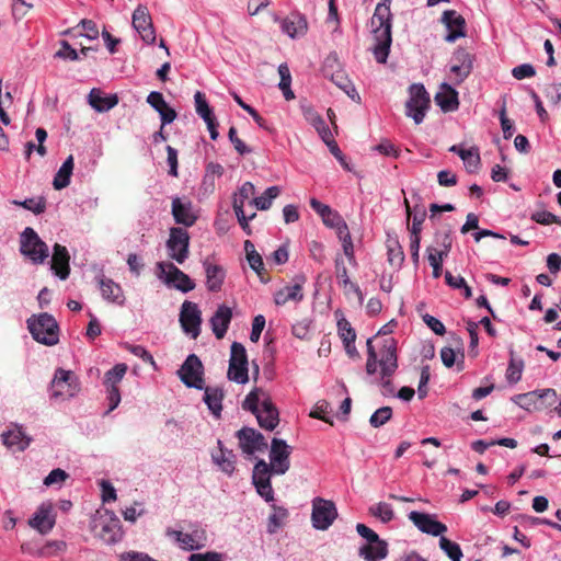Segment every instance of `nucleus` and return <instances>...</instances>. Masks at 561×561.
Masks as SVG:
<instances>
[{
    "mask_svg": "<svg viewBox=\"0 0 561 561\" xmlns=\"http://www.w3.org/2000/svg\"><path fill=\"white\" fill-rule=\"evenodd\" d=\"M367 363L366 371L368 375L377 373L378 365L381 368V385L385 389L383 394L393 393L391 376L398 369L397 341L388 336L382 340V346L379 352L374 346V340H367Z\"/></svg>",
    "mask_w": 561,
    "mask_h": 561,
    "instance_id": "obj_1",
    "label": "nucleus"
},
{
    "mask_svg": "<svg viewBox=\"0 0 561 561\" xmlns=\"http://www.w3.org/2000/svg\"><path fill=\"white\" fill-rule=\"evenodd\" d=\"M391 0H382L376 5L371 16V31L376 44L373 48L378 62H386L392 43V13Z\"/></svg>",
    "mask_w": 561,
    "mask_h": 561,
    "instance_id": "obj_2",
    "label": "nucleus"
},
{
    "mask_svg": "<svg viewBox=\"0 0 561 561\" xmlns=\"http://www.w3.org/2000/svg\"><path fill=\"white\" fill-rule=\"evenodd\" d=\"M242 407L252 412L260 426L267 431H274L279 424V411L272 401L271 396L262 388H254L245 397Z\"/></svg>",
    "mask_w": 561,
    "mask_h": 561,
    "instance_id": "obj_3",
    "label": "nucleus"
},
{
    "mask_svg": "<svg viewBox=\"0 0 561 561\" xmlns=\"http://www.w3.org/2000/svg\"><path fill=\"white\" fill-rule=\"evenodd\" d=\"M27 329L32 337L44 345H56L60 328L58 322L48 312L32 316L26 320Z\"/></svg>",
    "mask_w": 561,
    "mask_h": 561,
    "instance_id": "obj_4",
    "label": "nucleus"
},
{
    "mask_svg": "<svg viewBox=\"0 0 561 561\" xmlns=\"http://www.w3.org/2000/svg\"><path fill=\"white\" fill-rule=\"evenodd\" d=\"M80 391V378L73 370L65 368L55 369V376L50 381V398L57 401H66L78 396Z\"/></svg>",
    "mask_w": 561,
    "mask_h": 561,
    "instance_id": "obj_5",
    "label": "nucleus"
},
{
    "mask_svg": "<svg viewBox=\"0 0 561 561\" xmlns=\"http://www.w3.org/2000/svg\"><path fill=\"white\" fill-rule=\"evenodd\" d=\"M92 531L96 538H100L107 545H114L124 537L122 522L117 515L110 510H105L104 514L92 519Z\"/></svg>",
    "mask_w": 561,
    "mask_h": 561,
    "instance_id": "obj_6",
    "label": "nucleus"
},
{
    "mask_svg": "<svg viewBox=\"0 0 561 561\" xmlns=\"http://www.w3.org/2000/svg\"><path fill=\"white\" fill-rule=\"evenodd\" d=\"M19 250L33 264H43L49 257V247L38 237L32 227H25L20 233Z\"/></svg>",
    "mask_w": 561,
    "mask_h": 561,
    "instance_id": "obj_7",
    "label": "nucleus"
},
{
    "mask_svg": "<svg viewBox=\"0 0 561 561\" xmlns=\"http://www.w3.org/2000/svg\"><path fill=\"white\" fill-rule=\"evenodd\" d=\"M228 377L238 383L249 381V358L245 346L240 342H233L231 345Z\"/></svg>",
    "mask_w": 561,
    "mask_h": 561,
    "instance_id": "obj_8",
    "label": "nucleus"
},
{
    "mask_svg": "<svg viewBox=\"0 0 561 561\" xmlns=\"http://www.w3.org/2000/svg\"><path fill=\"white\" fill-rule=\"evenodd\" d=\"M158 271H160V277L164 278V282L169 286H174L182 293H188L196 287L195 282L190 277L188 274L182 272L172 262H158Z\"/></svg>",
    "mask_w": 561,
    "mask_h": 561,
    "instance_id": "obj_9",
    "label": "nucleus"
},
{
    "mask_svg": "<svg viewBox=\"0 0 561 561\" xmlns=\"http://www.w3.org/2000/svg\"><path fill=\"white\" fill-rule=\"evenodd\" d=\"M190 241L191 236L185 228H171V231H169V238L167 239V251H169V257H172L175 262L182 264L190 255Z\"/></svg>",
    "mask_w": 561,
    "mask_h": 561,
    "instance_id": "obj_10",
    "label": "nucleus"
},
{
    "mask_svg": "<svg viewBox=\"0 0 561 561\" xmlns=\"http://www.w3.org/2000/svg\"><path fill=\"white\" fill-rule=\"evenodd\" d=\"M410 93L411 96L407 102V114L413 117L416 124H420L423 122L426 110L430 107V93L421 83L412 84Z\"/></svg>",
    "mask_w": 561,
    "mask_h": 561,
    "instance_id": "obj_11",
    "label": "nucleus"
},
{
    "mask_svg": "<svg viewBox=\"0 0 561 561\" xmlns=\"http://www.w3.org/2000/svg\"><path fill=\"white\" fill-rule=\"evenodd\" d=\"M127 370L128 366L125 363H118L105 374V380H103V383H105V389H107V402H110L107 413L116 409L122 401V396L119 394V381L124 379Z\"/></svg>",
    "mask_w": 561,
    "mask_h": 561,
    "instance_id": "obj_12",
    "label": "nucleus"
},
{
    "mask_svg": "<svg viewBox=\"0 0 561 561\" xmlns=\"http://www.w3.org/2000/svg\"><path fill=\"white\" fill-rule=\"evenodd\" d=\"M178 374L187 387L204 388V365L196 354H191L184 359V364L180 367Z\"/></svg>",
    "mask_w": 561,
    "mask_h": 561,
    "instance_id": "obj_13",
    "label": "nucleus"
},
{
    "mask_svg": "<svg viewBox=\"0 0 561 561\" xmlns=\"http://www.w3.org/2000/svg\"><path fill=\"white\" fill-rule=\"evenodd\" d=\"M312 507V523L317 529H328L339 515L334 502L330 500L317 497Z\"/></svg>",
    "mask_w": 561,
    "mask_h": 561,
    "instance_id": "obj_14",
    "label": "nucleus"
},
{
    "mask_svg": "<svg viewBox=\"0 0 561 561\" xmlns=\"http://www.w3.org/2000/svg\"><path fill=\"white\" fill-rule=\"evenodd\" d=\"M202 311L196 302L184 300L180 309V325L184 332L197 339L201 334Z\"/></svg>",
    "mask_w": 561,
    "mask_h": 561,
    "instance_id": "obj_15",
    "label": "nucleus"
},
{
    "mask_svg": "<svg viewBox=\"0 0 561 561\" xmlns=\"http://www.w3.org/2000/svg\"><path fill=\"white\" fill-rule=\"evenodd\" d=\"M167 535L174 538L178 545L184 550H198L204 548L207 543L206 530L198 526H194L190 533L169 528Z\"/></svg>",
    "mask_w": 561,
    "mask_h": 561,
    "instance_id": "obj_16",
    "label": "nucleus"
},
{
    "mask_svg": "<svg viewBox=\"0 0 561 561\" xmlns=\"http://www.w3.org/2000/svg\"><path fill=\"white\" fill-rule=\"evenodd\" d=\"M290 446L286 440L280 438H273L271 445V463L270 467L276 474H284L290 468Z\"/></svg>",
    "mask_w": 561,
    "mask_h": 561,
    "instance_id": "obj_17",
    "label": "nucleus"
},
{
    "mask_svg": "<svg viewBox=\"0 0 561 561\" xmlns=\"http://www.w3.org/2000/svg\"><path fill=\"white\" fill-rule=\"evenodd\" d=\"M131 23H134V28L138 32L145 42L154 43L157 35L154 34L152 18L150 16V12L148 11L147 5H137L134 14H131Z\"/></svg>",
    "mask_w": 561,
    "mask_h": 561,
    "instance_id": "obj_18",
    "label": "nucleus"
},
{
    "mask_svg": "<svg viewBox=\"0 0 561 561\" xmlns=\"http://www.w3.org/2000/svg\"><path fill=\"white\" fill-rule=\"evenodd\" d=\"M28 526L41 533L48 534L56 525V515L51 503H42L27 522Z\"/></svg>",
    "mask_w": 561,
    "mask_h": 561,
    "instance_id": "obj_19",
    "label": "nucleus"
},
{
    "mask_svg": "<svg viewBox=\"0 0 561 561\" xmlns=\"http://www.w3.org/2000/svg\"><path fill=\"white\" fill-rule=\"evenodd\" d=\"M237 436L240 440V447L248 455H253L256 450H264L268 446L264 435L253 427L245 426L241 428Z\"/></svg>",
    "mask_w": 561,
    "mask_h": 561,
    "instance_id": "obj_20",
    "label": "nucleus"
},
{
    "mask_svg": "<svg viewBox=\"0 0 561 561\" xmlns=\"http://www.w3.org/2000/svg\"><path fill=\"white\" fill-rule=\"evenodd\" d=\"M409 519L422 531L432 536H442L447 531V526L435 519V517L427 513L412 511L409 514Z\"/></svg>",
    "mask_w": 561,
    "mask_h": 561,
    "instance_id": "obj_21",
    "label": "nucleus"
},
{
    "mask_svg": "<svg viewBox=\"0 0 561 561\" xmlns=\"http://www.w3.org/2000/svg\"><path fill=\"white\" fill-rule=\"evenodd\" d=\"M442 22L448 28L445 36L447 42H455L459 37L466 36V19L456 10H445L442 15Z\"/></svg>",
    "mask_w": 561,
    "mask_h": 561,
    "instance_id": "obj_22",
    "label": "nucleus"
},
{
    "mask_svg": "<svg viewBox=\"0 0 561 561\" xmlns=\"http://www.w3.org/2000/svg\"><path fill=\"white\" fill-rule=\"evenodd\" d=\"M453 60H461V65H451L450 72L455 84L463 82L471 73L473 68V57L465 48H458L453 56Z\"/></svg>",
    "mask_w": 561,
    "mask_h": 561,
    "instance_id": "obj_23",
    "label": "nucleus"
},
{
    "mask_svg": "<svg viewBox=\"0 0 561 561\" xmlns=\"http://www.w3.org/2000/svg\"><path fill=\"white\" fill-rule=\"evenodd\" d=\"M70 259L71 256L69 255L67 247L55 243V247H53V259H50V268H53L55 274L61 279L69 277V273L71 272V267L69 266Z\"/></svg>",
    "mask_w": 561,
    "mask_h": 561,
    "instance_id": "obj_24",
    "label": "nucleus"
},
{
    "mask_svg": "<svg viewBox=\"0 0 561 561\" xmlns=\"http://www.w3.org/2000/svg\"><path fill=\"white\" fill-rule=\"evenodd\" d=\"M306 276L300 275L296 277L294 285H287L284 288L277 290L274 296L276 305L283 306L288 301H301L304 299V284Z\"/></svg>",
    "mask_w": 561,
    "mask_h": 561,
    "instance_id": "obj_25",
    "label": "nucleus"
},
{
    "mask_svg": "<svg viewBox=\"0 0 561 561\" xmlns=\"http://www.w3.org/2000/svg\"><path fill=\"white\" fill-rule=\"evenodd\" d=\"M147 103L160 113L162 125L170 124L176 118V111L172 108L160 91H151L147 95Z\"/></svg>",
    "mask_w": 561,
    "mask_h": 561,
    "instance_id": "obj_26",
    "label": "nucleus"
},
{
    "mask_svg": "<svg viewBox=\"0 0 561 561\" xmlns=\"http://www.w3.org/2000/svg\"><path fill=\"white\" fill-rule=\"evenodd\" d=\"M232 317L233 312L229 306L221 305L218 307L217 311L210 319L211 329L217 339H224L226 336Z\"/></svg>",
    "mask_w": 561,
    "mask_h": 561,
    "instance_id": "obj_27",
    "label": "nucleus"
},
{
    "mask_svg": "<svg viewBox=\"0 0 561 561\" xmlns=\"http://www.w3.org/2000/svg\"><path fill=\"white\" fill-rule=\"evenodd\" d=\"M310 206L321 216L323 224L329 228L335 229L345 220L336 209H333L330 205L322 203L316 197L310 199Z\"/></svg>",
    "mask_w": 561,
    "mask_h": 561,
    "instance_id": "obj_28",
    "label": "nucleus"
},
{
    "mask_svg": "<svg viewBox=\"0 0 561 561\" xmlns=\"http://www.w3.org/2000/svg\"><path fill=\"white\" fill-rule=\"evenodd\" d=\"M458 95V91L454 87L444 82L435 95V101L444 112H453L459 107Z\"/></svg>",
    "mask_w": 561,
    "mask_h": 561,
    "instance_id": "obj_29",
    "label": "nucleus"
},
{
    "mask_svg": "<svg viewBox=\"0 0 561 561\" xmlns=\"http://www.w3.org/2000/svg\"><path fill=\"white\" fill-rule=\"evenodd\" d=\"M204 267L206 272V285L210 291H219L222 288L226 270L219 265L211 263L208 259L204 261Z\"/></svg>",
    "mask_w": 561,
    "mask_h": 561,
    "instance_id": "obj_30",
    "label": "nucleus"
},
{
    "mask_svg": "<svg viewBox=\"0 0 561 561\" xmlns=\"http://www.w3.org/2000/svg\"><path fill=\"white\" fill-rule=\"evenodd\" d=\"M282 28L290 37L301 36L308 31V21L300 13H291L282 21Z\"/></svg>",
    "mask_w": 561,
    "mask_h": 561,
    "instance_id": "obj_31",
    "label": "nucleus"
},
{
    "mask_svg": "<svg viewBox=\"0 0 561 561\" xmlns=\"http://www.w3.org/2000/svg\"><path fill=\"white\" fill-rule=\"evenodd\" d=\"M99 287H101V295H103L105 300L121 306L124 304V290L115 280L108 277H101L99 279Z\"/></svg>",
    "mask_w": 561,
    "mask_h": 561,
    "instance_id": "obj_32",
    "label": "nucleus"
},
{
    "mask_svg": "<svg viewBox=\"0 0 561 561\" xmlns=\"http://www.w3.org/2000/svg\"><path fill=\"white\" fill-rule=\"evenodd\" d=\"M119 102L117 94L102 95L100 89L90 90L88 103L99 112H106L113 108Z\"/></svg>",
    "mask_w": 561,
    "mask_h": 561,
    "instance_id": "obj_33",
    "label": "nucleus"
},
{
    "mask_svg": "<svg viewBox=\"0 0 561 561\" xmlns=\"http://www.w3.org/2000/svg\"><path fill=\"white\" fill-rule=\"evenodd\" d=\"M171 214L178 224L191 227L196 221V216L192 213L190 204L181 202L180 197H175L171 203Z\"/></svg>",
    "mask_w": 561,
    "mask_h": 561,
    "instance_id": "obj_34",
    "label": "nucleus"
},
{
    "mask_svg": "<svg viewBox=\"0 0 561 561\" xmlns=\"http://www.w3.org/2000/svg\"><path fill=\"white\" fill-rule=\"evenodd\" d=\"M359 556L366 561H381L388 556V543L386 540L366 543L360 547Z\"/></svg>",
    "mask_w": 561,
    "mask_h": 561,
    "instance_id": "obj_35",
    "label": "nucleus"
},
{
    "mask_svg": "<svg viewBox=\"0 0 561 561\" xmlns=\"http://www.w3.org/2000/svg\"><path fill=\"white\" fill-rule=\"evenodd\" d=\"M219 448L213 453L214 461L227 473H232L236 469V455L232 450L224 447L222 442L218 440Z\"/></svg>",
    "mask_w": 561,
    "mask_h": 561,
    "instance_id": "obj_36",
    "label": "nucleus"
},
{
    "mask_svg": "<svg viewBox=\"0 0 561 561\" xmlns=\"http://www.w3.org/2000/svg\"><path fill=\"white\" fill-rule=\"evenodd\" d=\"M1 437L3 445L19 451L24 450L30 444V438L24 435L20 427L3 432Z\"/></svg>",
    "mask_w": 561,
    "mask_h": 561,
    "instance_id": "obj_37",
    "label": "nucleus"
},
{
    "mask_svg": "<svg viewBox=\"0 0 561 561\" xmlns=\"http://www.w3.org/2000/svg\"><path fill=\"white\" fill-rule=\"evenodd\" d=\"M404 205L407 208L408 219L412 218V226L410 228L412 234L420 236L422 231V224L426 218V209L424 206L415 205L412 209L408 198H404Z\"/></svg>",
    "mask_w": 561,
    "mask_h": 561,
    "instance_id": "obj_38",
    "label": "nucleus"
},
{
    "mask_svg": "<svg viewBox=\"0 0 561 561\" xmlns=\"http://www.w3.org/2000/svg\"><path fill=\"white\" fill-rule=\"evenodd\" d=\"M73 173V157L70 154L65 162L61 163L57 170L55 179H53V186L55 190H62L71 182V174Z\"/></svg>",
    "mask_w": 561,
    "mask_h": 561,
    "instance_id": "obj_39",
    "label": "nucleus"
},
{
    "mask_svg": "<svg viewBox=\"0 0 561 561\" xmlns=\"http://www.w3.org/2000/svg\"><path fill=\"white\" fill-rule=\"evenodd\" d=\"M335 273L337 278L340 279V284L344 288L345 291H354L359 297H362V290L359 286L352 282L348 275V270L344 263V260L341 256H337L335 260Z\"/></svg>",
    "mask_w": 561,
    "mask_h": 561,
    "instance_id": "obj_40",
    "label": "nucleus"
},
{
    "mask_svg": "<svg viewBox=\"0 0 561 561\" xmlns=\"http://www.w3.org/2000/svg\"><path fill=\"white\" fill-rule=\"evenodd\" d=\"M225 398L224 390L218 387H206L205 389V402L211 412L219 416L222 411V400Z\"/></svg>",
    "mask_w": 561,
    "mask_h": 561,
    "instance_id": "obj_41",
    "label": "nucleus"
},
{
    "mask_svg": "<svg viewBox=\"0 0 561 561\" xmlns=\"http://www.w3.org/2000/svg\"><path fill=\"white\" fill-rule=\"evenodd\" d=\"M525 362L523 358H516L514 351H511V359L506 369V379L510 383H517L523 376Z\"/></svg>",
    "mask_w": 561,
    "mask_h": 561,
    "instance_id": "obj_42",
    "label": "nucleus"
},
{
    "mask_svg": "<svg viewBox=\"0 0 561 561\" xmlns=\"http://www.w3.org/2000/svg\"><path fill=\"white\" fill-rule=\"evenodd\" d=\"M244 249L251 267L262 277L263 271H265L262 255L256 251L251 240L244 242Z\"/></svg>",
    "mask_w": 561,
    "mask_h": 561,
    "instance_id": "obj_43",
    "label": "nucleus"
},
{
    "mask_svg": "<svg viewBox=\"0 0 561 561\" xmlns=\"http://www.w3.org/2000/svg\"><path fill=\"white\" fill-rule=\"evenodd\" d=\"M307 119L316 127L321 138L324 139H331V136L333 135L332 130L328 126L324 118L316 111L308 110L306 112Z\"/></svg>",
    "mask_w": 561,
    "mask_h": 561,
    "instance_id": "obj_44",
    "label": "nucleus"
},
{
    "mask_svg": "<svg viewBox=\"0 0 561 561\" xmlns=\"http://www.w3.org/2000/svg\"><path fill=\"white\" fill-rule=\"evenodd\" d=\"M280 193V188L277 185L270 186L266 191L251 201L257 209H268L272 206L273 199L276 198Z\"/></svg>",
    "mask_w": 561,
    "mask_h": 561,
    "instance_id": "obj_45",
    "label": "nucleus"
},
{
    "mask_svg": "<svg viewBox=\"0 0 561 561\" xmlns=\"http://www.w3.org/2000/svg\"><path fill=\"white\" fill-rule=\"evenodd\" d=\"M271 473L274 472L270 465L264 459L259 460L253 470V482L255 486L260 485L261 483H270Z\"/></svg>",
    "mask_w": 561,
    "mask_h": 561,
    "instance_id": "obj_46",
    "label": "nucleus"
},
{
    "mask_svg": "<svg viewBox=\"0 0 561 561\" xmlns=\"http://www.w3.org/2000/svg\"><path fill=\"white\" fill-rule=\"evenodd\" d=\"M278 72L280 76L279 88L284 92V95L287 100H291L295 98L294 91L290 88L291 84V73L287 64H280L278 67Z\"/></svg>",
    "mask_w": 561,
    "mask_h": 561,
    "instance_id": "obj_47",
    "label": "nucleus"
},
{
    "mask_svg": "<svg viewBox=\"0 0 561 561\" xmlns=\"http://www.w3.org/2000/svg\"><path fill=\"white\" fill-rule=\"evenodd\" d=\"M440 549L448 556L451 561H461L463 552L459 543L442 536L439 539Z\"/></svg>",
    "mask_w": 561,
    "mask_h": 561,
    "instance_id": "obj_48",
    "label": "nucleus"
},
{
    "mask_svg": "<svg viewBox=\"0 0 561 561\" xmlns=\"http://www.w3.org/2000/svg\"><path fill=\"white\" fill-rule=\"evenodd\" d=\"M369 513L379 518L383 523H389L394 518V512L390 504L386 502H379L369 507Z\"/></svg>",
    "mask_w": 561,
    "mask_h": 561,
    "instance_id": "obj_49",
    "label": "nucleus"
},
{
    "mask_svg": "<svg viewBox=\"0 0 561 561\" xmlns=\"http://www.w3.org/2000/svg\"><path fill=\"white\" fill-rule=\"evenodd\" d=\"M195 104L196 112L204 118L205 122L216 118L204 92L197 91L195 93Z\"/></svg>",
    "mask_w": 561,
    "mask_h": 561,
    "instance_id": "obj_50",
    "label": "nucleus"
},
{
    "mask_svg": "<svg viewBox=\"0 0 561 561\" xmlns=\"http://www.w3.org/2000/svg\"><path fill=\"white\" fill-rule=\"evenodd\" d=\"M79 26L83 27V32H79L77 34L79 35H85L88 38H96L100 34V31L98 30V25L94 23L91 19H81V22L76 27H70L66 31H64V34L71 35L75 33L76 28Z\"/></svg>",
    "mask_w": 561,
    "mask_h": 561,
    "instance_id": "obj_51",
    "label": "nucleus"
},
{
    "mask_svg": "<svg viewBox=\"0 0 561 561\" xmlns=\"http://www.w3.org/2000/svg\"><path fill=\"white\" fill-rule=\"evenodd\" d=\"M287 517L288 511L286 508L274 506V513L268 518V533H276L283 526Z\"/></svg>",
    "mask_w": 561,
    "mask_h": 561,
    "instance_id": "obj_52",
    "label": "nucleus"
},
{
    "mask_svg": "<svg viewBox=\"0 0 561 561\" xmlns=\"http://www.w3.org/2000/svg\"><path fill=\"white\" fill-rule=\"evenodd\" d=\"M459 157L463 160L469 172H476L478 170L481 162L478 151L473 152L471 149H461L459 150Z\"/></svg>",
    "mask_w": 561,
    "mask_h": 561,
    "instance_id": "obj_53",
    "label": "nucleus"
},
{
    "mask_svg": "<svg viewBox=\"0 0 561 561\" xmlns=\"http://www.w3.org/2000/svg\"><path fill=\"white\" fill-rule=\"evenodd\" d=\"M392 408L391 407H381L370 416V425L373 427H380L386 424L392 416Z\"/></svg>",
    "mask_w": 561,
    "mask_h": 561,
    "instance_id": "obj_54",
    "label": "nucleus"
},
{
    "mask_svg": "<svg viewBox=\"0 0 561 561\" xmlns=\"http://www.w3.org/2000/svg\"><path fill=\"white\" fill-rule=\"evenodd\" d=\"M125 348L129 353H133L134 355L142 358V360L145 363L150 364L153 367L157 366V363L154 362V357L152 356V354L148 350H146L142 345L125 343Z\"/></svg>",
    "mask_w": 561,
    "mask_h": 561,
    "instance_id": "obj_55",
    "label": "nucleus"
},
{
    "mask_svg": "<svg viewBox=\"0 0 561 561\" xmlns=\"http://www.w3.org/2000/svg\"><path fill=\"white\" fill-rule=\"evenodd\" d=\"M337 327H339V335L343 340V343L356 341V337H357L356 331L354 330V328L352 327L351 322L347 319H345V318L340 319L337 322Z\"/></svg>",
    "mask_w": 561,
    "mask_h": 561,
    "instance_id": "obj_56",
    "label": "nucleus"
},
{
    "mask_svg": "<svg viewBox=\"0 0 561 561\" xmlns=\"http://www.w3.org/2000/svg\"><path fill=\"white\" fill-rule=\"evenodd\" d=\"M388 255L391 264L401 265L404 261V252L400 242L394 239L388 243Z\"/></svg>",
    "mask_w": 561,
    "mask_h": 561,
    "instance_id": "obj_57",
    "label": "nucleus"
},
{
    "mask_svg": "<svg viewBox=\"0 0 561 561\" xmlns=\"http://www.w3.org/2000/svg\"><path fill=\"white\" fill-rule=\"evenodd\" d=\"M13 203L33 211L34 214H42L45 210V199L43 197L26 198L22 202L14 201Z\"/></svg>",
    "mask_w": 561,
    "mask_h": 561,
    "instance_id": "obj_58",
    "label": "nucleus"
},
{
    "mask_svg": "<svg viewBox=\"0 0 561 561\" xmlns=\"http://www.w3.org/2000/svg\"><path fill=\"white\" fill-rule=\"evenodd\" d=\"M233 98L237 101V103L244 108L247 112H249L254 121L263 128H267L266 119L250 104L245 103L243 99L238 94L233 93Z\"/></svg>",
    "mask_w": 561,
    "mask_h": 561,
    "instance_id": "obj_59",
    "label": "nucleus"
},
{
    "mask_svg": "<svg viewBox=\"0 0 561 561\" xmlns=\"http://www.w3.org/2000/svg\"><path fill=\"white\" fill-rule=\"evenodd\" d=\"M435 241L440 247L439 250H442L444 254H449L453 247L450 229L438 231L435 236Z\"/></svg>",
    "mask_w": 561,
    "mask_h": 561,
    "instance_id": "obj_60",
    "label": "nucleus"
},
{
    "mask_svg": "<svg viewBox=\"0 0 561 561\" xmlns=\"http://www.w3.org/2000/svg\"><path fill=\"white\" fill-rule=\"evenodd\" d=\"M62 550H65V543L62 541H48L43 548H39L33 554L37 557H49Z\"/></svg>",
    "mask_w": 561,
    "mask_h": 561,
    "instance_id": "obj_61",
    "label": "nucleus"
},
{
    "mask_svg": "<svg viewBox=\"0 0 561 561\" xmlns=\"http://www.w3.org/2000/svg\"><path fill=\"white\" fill-rule=\"evenodd\" d=\"M69 478V473L61 468L53 469L45 478L44 483L48 486L61 484Z\"/></svg>",
    "mask_w": 561,
    "mask_h": 561,
    "instance_id": "obj_62",
    "label": "nucleus"
},
{
    "mask_svg": "<svg viewBox=\"0 0 561 561\" xmlns=\"http://www.w3.org/2000/svg\"><path fill=\"white\" fill-rule=\"evenodd\" d=\"M531 219L541 225L561 224V219L551 211L541 210L534 213Z\"/></svg>",
    "mask_w": 561,
    "mask_h": 561,
    "instance_id": "obj_63",
    "label": "nucleus"
},
{
    "mask_svg": "<svg viewBox=\"0 0 561 561\" xmlns=\"http://www.w3.org/2000/svg\"><path fill=\"white\" fill-rule=\"evenodd\" d=\"M545 94L551 103L561 105V82L548 84Z\"/></svg>",
    "mask_w": 561,
    "mask_h": 561,
    "instance_id": "obj_64",
    "label": "nucleus"
}]
</instances>
